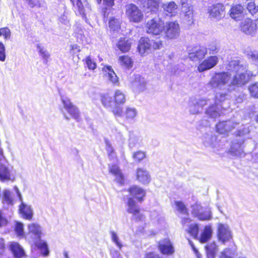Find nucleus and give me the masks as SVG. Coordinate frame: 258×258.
Here are the masks:
<instances>
[{
	"label": "nucleus",
	"instance_id": "1",
	"mask_svg": "<svg viewBox=\"0 0 258 258\" xmlns=\"http://www.w3.org/2000/svg\"><path fill=\"white\" fill-rule=\"evenodd\" d=\"M227 71L231 72L230 88L231 90L235 87H242L250 80L252 73L247 70V66L241 62L238 59L230 61L226 65Z\"/></svg>",
	"mask_w": 258,
	"mask_h": 258
},
{
	"label": "nucleus",
	"instance_id": "2",
	"mask_svg": "<svg viewBox=\"0 0 258 258\" xmlns=\"http://www.w3.org/2000/svg\"><path fill=\"white\" fill-rule=\"evenodd\" d=\"M230 74L229 72L216 73L211 77L208 86L213 89L219 90L225 89L230 91Z\"/></svg>",
	"mask_w": 258,
	"mask_h": 258
},
{
	"label": "nucleus",
	"instance_id": "3",
	"mask_svg": "<svg viewBox=\"0 0 258 258\" xmlns=\"http://www.w3.org/2000/svg\"><path fill=\"white\" fill-rule=\"evenodd\" d=\"M227 94L226 92L218 91L216 93L214 100H211V103L214 102V105H212L206 110V114L211 119H215L219 117L223 112L221 110L220 103L226 99ZM210 104V103H209Z\"/></svg>",
	"mask_w": 258,
	"mask_h": 258
},
{
	"label": "nucleus",
	"instance_id": "4",
	"mask_svg": "<svg viewBox=\"0 0 258 258\" xmlns=\"http://www.w3.org/2000/svg\"><path fill=\"white\" fill-rule=\"evenodd\" d=\"M249 132L248 127L244 126L242 130L240 129L237 134V137L233 141L230 148L231 153L238 157H242L244 153L243 152V143L244 140L242 136L247 135Z\"/></svg>",
	"mask_w": 258,
	"mask_h": 258
},
{
	"label": "nucleus",
	"instance_id": "5",
	"mask_svg": "<svg viewBox=\"0 0 258 258\" xmlns=\"http://www.w3.org/2000/svg\"><path fill=\"white\" fill-rule=\"evenodd\" d=\"M125 15L130 22L139 23L144 18L142 11L136 5L129 4L125 7Z\"/></svg>",
	"mask_w": 258,
	"mask_h": 258
},
{
	"label": "nucleus",
	"instance_id": "6",
	"mask_svg": "<svg viewBox=\"0 0 258 258\" xmlns=\"http://www.w3.org/2000/svg\"><path fill=\"white\" fill-rule=\"evenodd\" d=\"M164 28L165 24L159 18H154L148 20L146 25L147 32L154 35L162 34Z\"/></svg>",
	"mask_w": 258,
	"mask_h": 258
},
{
	"label": "nucleus",
	"instance_id": "7",
	"mask_svg": "<svg viewBox=\"0 0 258 258\" xmlns=\"http://www.w3.org/2000/svg\"><path fill=\"white\" fill-rule=\"evenodd\" d=\"M162 45V42L160 40L155 41L148 38H142L139 41L138 50L141 55H144L152 50L160 49Z\"/></svg>",
	"mask_w": 258,
	"mask_h": 258
},
{
	"label": "nucleus",
	"instance_id": "8",
	"mask_svg": "<svg viewBox=\"0 0 258 258\" xmlns=\"http://www.w3.org/2000/svg\"><path fill=\"white\" fill-rule=\"evenodd\" d=\"M114 107L112 108V113L115 116L121 117L123 115L122 108L120 106L126 102V95L121 90L116 89L113 94Z\"/></svg>",
	"mask_w": 258,
	"mask_h": 258
},
{
	"label": "nucleus",
	"instance_id": "9",
	"mask_svg": "<svg viewBox=\"0 0 258 258\" xmlns=\"http://www.w3.org/2000/svg\"><path fill=\"white\" fill-rule=\"evenodd\" d=\"M165 37L169 39H177L180 35V28L177 21L166 22L164 30Z\"/></svg>",
	"mask_w": 258,
	"mask_h": 258
},
{
	"label": "nucleus",
	"instance_id": "10",
	"mask_svg": "<svg viewBox=\"0 0 258 258\" xmlns=\"http://www.w3.org/2000/svg\"><path fill=\"white\" fill-rule=\"evenodd\" d=\"M217 236L219 241L223 244L230 241L233 239L232 232L227 224L219 223L217 227Z\"/></svg>",
	"mask_w": 258,
	"mask_h": 258
},
{
	"label": "nucleus",
	"instance_id": "11",
	"mask_svg": "<svg viewBox=\"0 0 258 258\" xmlns=\"http://www.w3.org/2000/svg\"><path fill=\"white\" fill-rule=\"evenodd\" d=\"M15 191L19 198L21 204L19 206V211L23 217L28 220L32 219L33 216V211L30 206H28L23 202V198L17 186L14 187Z\"/></svg>",
	"mask_w": 258,
	"mask_h": 258
},
{
	"label": "nucleus",
	"instance_id": "12",
	"mask_svg": "<svg viewBox=\"0 0 258 258\" xmlns=\"http://www.w3.org/2000/svg\"><path fill=\"white\" fill-rule=\"evenodd\" d=\"M240 29L245 34L253 36L256 34L257 25L255 21L247 18L241 22Z\"/></svg>",
	"mask_w": 258,
	"mask_h": 258
},
{
	"label": "nucleus",
	"instance_id": "13",
	"mask_svg": "<svg viewBox=\"0 0 258 258\" xmlns=\"http://www.w3.org/2000/svg\"><path fill=\"white\" fill-rule=\"evenodd\" d=\"M127 211L133 215V218L136 220H142L144 215L140 212L139 206L136 204L134 200L130 198L127 203Z\"/></svg>",
	"mask_w": 258,
	"mask_h": 258
},
{
	"label": "nucleus",
	"instance_id": "14",
	"mask_svg": "<svg viewBox=\"0 0 258 258\" xmlns=\"http://www.w3.org/2000/svg\"><path fill=\"white\" fill-rule=\"evenodd\" d=\"M182 5L181 13L185 23L190 24L194 21V11L192 6L185 4L183 0H181Z\"/></svg>",
	"mask_w": 258,
	"mask_h": 258
},
{
	"label": "nucleus",
	"instance_id": "15",
	"mask_svg": "<svg viewBox=\"0 0 258 258\" xmlns=\"http://www.w3.org/2000/svg\"><path fill=\"white\" fill-rule=\"evenodd\" d=\"M209 16L217 20L223 18L225 16L224 7L221 4H217L208 8Z\"/></svg>",
	"mask_w": 258,
	"mask_h": 258
},
{
	"label": "nucleus",
	"instance_id": "16",
	"mask_svg": "<svg viewBox=\"0 0 258 258\" xmlns=\"http://www.w3.org/2000/svg\"><path fill=\"white\" fill-rule=\"evenodd\" d=\"M192 213L200 220H208L211 218L210 211H203L202 207L199 204H196L192 206Z\"/></svg>",
	"mask_w": 258,
	"mask_h": 258
},
{
	"label": "nucleus",
	"instance_id": "17",
	"mask_svg": "<svg viewBox=\"0 0 258 258\" xmlns=\"http://www.w3.org/2000/svg\"><path fill=\"white\" fill-rule=\"evenodd\" d=\"M28 232L26 235V238H31L33 241L40 239L42 231L41 227L36 223H31L28 225Z\"/></svg>",
	"mask_w": 258,
	"mask_h": 258
},
{
	"label": "nucleus",
	"instance_id": "18",
	"mask_svg": "<svg viewBox=\"0 0 258 258\" xmlns=\"http://www.w3.org/2000/svg\"><path fill=\"white\" fill-rule=\"evenodd\" d=\"M238 123L233 120L223 121L219 122L216 125L217 131L220 134H225L235 128Z\"/></svg>",
	"mask_w": 258,
	"mask_h": 258
},
{
	"label": "nucleus",
	"instance_id": "19",
	"mask_svg": "<svg viewBox=\"0 0 258 258\" xmlns=\"http://www.w3.org/2000/svg\"><path fill=\"white\" fill-rule=\"evenodd\" d=\"M219 58L216 56H211L203 61L198 66L200 72H203L214 67L218 63Z\"/></svg>",
	"mask_w": 258,
	"mask_h": 258
},
{
	"label": "nucleus",
	"instance_id": "20",
	"mask_svg": "<svg viewBox=\"0 0 258 258\" xmlns=\"http://www.w3.org/2000/svg\"><path fill=\"white\" fill-rule=\"evenodd\" d=\"M102 71L105 79L108 82L114 85H118V78L111 66H104L102 69Z\"/></svg>",
	"mask_w": 258,
	"mask_h": 258
},
{
	"label": "nucleus",
	"instance_id": "21",
	"mask_svg": "<svg viewBox=\"0 0 258 258\" xmlns=\"http://www.w3.org/2000/svg\"><path fill=\"white\" fill-rule=\"evenodd\" d=\"M76 8H77L79 13L84 19L86 20L87 15L91 10V7L87 0H77Z\"/></svg>",
	"mask_w": 258,
	"mask_h": 258
},
{
	"label": "nucleus",
	"instance_id": "22",
	"mask_svg": "<svg viewBox=\"0 0 258 258\" xmlns=\"http://www.w3.org/2000/svg\"><path fill=\"white\" fill-rule=\"evenodd\" d=\"M210 99H201L196 101L189 106V111L192 114H197L201 112L204 106L208 103H211Z\"/></svg>",
	"mask_w": 258,
	"mask_h": 258
},
{
	"label": "nucleus",
	"instance_id": "23",
	"mask_svg": "<svg viewBox=\"0 0 258 258\" xmlns=\"http://www.w3.org/2000/svg\"><path fill=\"white\" fill-rule=\"evenodd\" d=\"M158 246L160 251L164 254H172L174 252V249L172 243L168 239H165L159 242Z\"/></svg>",
	"mask_w": 258,
	"mask_h": 258
},
{
	"label": "nucleus",
	"instance_id": "24",
	"mask_svg": "<svg viewBox=\"0 0 258 258\" xmlns=\"http://www.w3.org/2000/svg\"><path fill=\"white\" fill-rule=\"evenodd\" d=\"M207 52V49L204 47H195L192 52L189 53V58L192 61H198L203 59Z\"/></svg>",
	"mask_w": 258,
	"mask_h": 258
},
{
	"label": "nucleus",
	"instance_id": "25",
	"mask_svg": "<svg viewBox=\"0 0 258 258\" xmlns=\"http://www.w3.org/2000/svg\"><path fill=\"white\" fill-rule=\"evenodd\" d=\"M137 180L143 184L146 185L151 181V176L148 171L143 168H139L136 172Z\"/></svg>",
	"mask_w": 258,
	"mask_h": 258
},
{
	"label": "nucleus",
	"instance_id": "26",
	"mask_svg": "<svg viewBox=\"0 0 258 258\" xmlns=\"http://www.w3.org/2000/svg\"><path fill=\"white\" fill-rule=\"evenodd\" d=\"M162 7L166 14L170 16H174L177 13L178 6L174 2L164 3Z\"/></svg>",
	"mask_w": 258,
	"mask_h": 258
},
{
	"label": "nucleus",
	"instance_id": "27",
	"mask_svg": "<svg viewBox=\"0 0 258 258\" xmlns=\"http://www.w3.org/2000/svg\"><path fill=\"white\" fill-rule=\"evenodd\" d=\"M243 10V7L241 5H234L229 11L230 17L236 21L239 20L242 18Z\"/></svg>",
	"mask_w": 258,
	"mask_h": 258
},
{
	"label": "nucleus",
	"instance_id": "28",
	"mask_svg": "<svg viewBox=\"0 0 258 258\" xmlns=\"http://www.w3.org/2000/svg\"><path fill=\"white\" fill-rule=\"evenodd\" d=\"M10 248L14 256L16 258H21L25 255L23 247L16 242H11Z\"/></svg>",
	"mask_w": 258,
	"mask_h": 258
},
{
	"label": "nucleus",
	"instance_id": "29",
	"mask_svg": "<svg viewBox=\"0 0 258 258\" xmlns=\"http://www.w3.org/2000/svg\"><path fill=\"white\" fill-rule=\"evenodd\" d=\"M237 254V247L233 243L230 247L225 248L220 254V258H234Z\"/></svg>",
	"mask_w": 258,
	"mask_h": 258
},
{
	"label": "nucleus",
	"instance_id": "30",
	"mask_svg": "<svg viewBox=\"0 0 258 258\" xmlns=\"http://www.w3.org/2000/svg\"><path fill=\"white\" fill-rule=\"evenodd\" d=\"M132 41L126 38H120L116 44L117 48L122 52L129 51L131 48Z\"/></svg>",
	"mask_w": 258,
	"mask_h": 258
},
{
	"label": "nucleus",
	"instance_id": "31",
	"mask_svg": "<svg viewBox=\"0 0 258 258\" xmlns=\"http://www.w3.org/2000/svg\"><path fill=\"white\" fill-rule=\"evenodd\" d=\"M202 140L203 144L206 147L215 148L217 144V137L213 135L212 133L206 134L203 136Z\"/></svg>",
	"mask_w": 258,
	"mask_h": 258
},
{
	"label": "nucleus",
	"instance_id": "32",
	"mask_svg": "<svg viewBox=\"0 0 258 258\" xmlns=\"http://www.w3.org/2000/svg\"><path fill=\"white\" fill-rule=\"evenodd\" d=\"M130 194L135 197L139 201H142L143 198L146 195V191L138 186L131 187L128 190Z\"/></svg>",
	"mask_w": 258,
	"mask_h": 258
},
{
	"label": "nucleus",
	"instance_id": "33",
	"mask_svg": "<svg viewBox=\"0 0 258 258\" xmlns=\"http://www.w3.org/2000/svg\"><path fill=\"white\" fill-rule=\"evenodd\" d=\"M212 233L211 226L210 225L206 226L198 239L201 243L207 242L211 238Z\"/></svg>",
	"mask_w": 258,
	"mask_h": 258
},
{
	"label": "nucleus",
	"instance_id": "34",
	"mask_svg": "<svg viewBox=\"0 0 258 258\" xmlns=\"http://www.w3.org/2000/svg\"><path fill=\"white\" fill-rule=\"evenodd\" d=\"M2 203L4 206H9L14 204V199L12 196V193L9 189H6L3 190Z\"/></svg>",
	"mask_w": 258,
	"mask_h": 258
},
{
	"label": "nucleus",
	"instance_id": "35",
	"mask_svg": "<svg viewBox=\"0 0 258 258\" xmlns=\"http://www.w3.org/2000/svg\"><path fill=\"white\" fill-rule=\"evenodd\" d=\"M35 246L40 251L41 253L43 256H47L49 254V251L48 249L47 243L40 239L34 242Z\"/></svg>",
	"mask_w": 258,
	"mask_h": 258
},
{
	"label": "nucleus",
	"instance_id": "36",
	"mask_svg": "<svg viewBox=\"0 0 258 258\" xmlns=\"http://www.w3.org/2000/svg\"><path fill=\"white\" fill-rule=\"evenodd\" d=\"M118 63L119 64L125 69H130L133 66V60L132 58L128 55H121L118 57Z\"/></svg>",
	"mask_w": 258,
	"mask_h": 258
},
{
	"label": "nucleus",
	"instance_id": "37",
	"mask_svg": "<svg viewBox=\"0 0 258 258\" xmlns=\"http://www.w3.org/2000/svg\"><path fill=\"white\" fill-rule=\"evenodd\" d=\"M100 99L102 105L106 108H110L112 111V108L114 107V103L112 98L108 94H104L101 95Z\"/></svg>",
	"mask_w": 258,
	"mask_h": 258
},
{
	"label": "nucleus",
	"instance_id": "38",
	"mask_svg": "<svg viewBox=\"0 0 258 258\" xmlns=\"http://www.w3.org/2000/svg\"><path fill=\"white\" fill-rule=\"evenodd\" d=\"M132 86L136 91H143L145 87V80L139 75L136 76L135 81L132 83Z\"/></svg>",
	"mask_w": 258,
	"mask_h": 258
},
{
	"label": "nucleus",
	"instance_id": "39",
	"mask_svg": "<svg viewBox=\"0 0 258 258\" xmlns=\"http://www.w3.org/2000/svg\"><path fill=\"white\" fill-rule=\"evenodd\" d=\"M205 248L208 258H214L218 248L215 242L213 241L208 243Z\"/></svg>",
	"mask_w": 258,
	"mask_h": 258
},
{
	"label": "nucleus",
	"instance_id": "40",
	"mask_svg": "<svg viewBox=\"0 0 258 258\" xmlns=\"http://www.w3.org/2000/svg\"><path fill=\"white\" fill-rule=\"evenodd\" d=\"M121 23V20L119 17L111 18L109 21L110 30L113 32H118L120 28Z\"/></svg>",
	"mask_w": 258,
	"mask_h": 258
},
{
	"label": "nucleus",
	"instance_id": "41",
	"mask_svg": "<svg viewBox=\"0 0 258 258\" xmlns=\"http://www.w3.org/2000/svg\"><path fill=\"white\" fill-rule=\"evenodd\" d=\"M110 172L115 176V180L118 183L121 184L123 183L124 178L117 165H112L110 168Z\"/></svg>",
	"mask_w": 258,
	"mask_h": 258
},
{
	"label": "nucleus",
	"instance_id": "42",
	"mask_svg": "<svg viewBox=\"0 0 258 258\" xmlns=\"http://www.w3.org/2000/svg\"><path fill=\"white\" fill-rule=\"evenodd\" d=\"M123 114L127 120H133L137 115L138 111L135 107L127 106L125 108Z\"/></svg>",
	"mask_w": 258,
	"mask_h": 258
},
{
	"label": "nucleus",
	"instance_id": "43",
	"mask_svg": "<svg viewBox=\"0 0 258 258\" xmlns=\"http://www.w3.org/2000/svg\"><path fill=\"white\" fill-rule=\"evenodd\" d=\"M141 140L139 137L133 134L130 135L128 146L131 149L134 147H139L141 145Z\"/></svg>",
	"mask_w": 258,
	"mask_h": 258
},
{
	"label": "nucleus",
	"instance_id": "44",
	"mask_svg": "<svg viewBox=\"0 0 258 258\" xmlns=\"http://www.w3.org/2000/svg\"><path fill=\"white\" fill-rule=\"evenodd\" d=\"M11 179L10 172L4 164L0 165V180L4 181Z\"/></svg>",
	"mask_w": 258,
	"mask_h": 258
},
{
	"label": "nucleus",
	"instance_id": "45",
	"mask_svg": "<svg viewBox=\"0 0 258 258\" xmlns=\"http://www.w3.org/2000/svg\"><path fill=\"white\" fill-rule=\"evenodd\" d=\"M160 0H147V7L151 12H156L159 7Z\"/></svg>",
	"mask_w": 258,
	"mask_h": 258
},
{
	"label": "nucleus",
	"instance_id": "46",
	"mask_svg": "<svg viewBox=\"0 0 258 258\" xmlns=\"http://www.w3.org/2000/svg\"><path fill=\"white\" fill-rule=\"evenodd\" d=\"M15 231L18 237H23L25 234L23 223L16 222L15 226Z\"/></svg>",
	"mask_w": 258,
	"mask_h": 258
},
{
	"label": "nucleus",
	"instance_id": "47",
	"mask_svg": "<svg viewBox=\"0 0 258 258\" xmlns=\"http://www.w3.org/2000/svg\"><path fill=\"white\" fill-rule=\"evenodd\" d=\"M175 205L176 210L181 214L184 215L187 214V209L183 202L181 201H175Z\"/></svg>",
	"mask_w": 258,
	"mask_h": 258
},
{
	"label": "nucleus",
	"instance_id": "48",
	"mask_svg": "<svg viewBox=\"0 0 258 258\" xmlns=\"http://www.w3.org/2000/svg\"><path fill=\"white\" fill-rule=\"evenodd\" d=\"M250 95L254 98H258V82L251 84L248 87Z\"/></svg>",
	"mask_w": 258,
	"mask_h": 258
},
{
	"label": "nucleus",
	"instance_id": "49",
	"mask_svg": "<svg viewBox=\"0 0 258 258\" xmlns=\"http://www.w3.org/2000/svg\"><path fill=\"white\" fill-rule=\"evenodd\" d=\"M246 8L251 15H254L258 12V6H256L253 1L248 2L246 4Z\"/></svg>",
	"mask_w": 258,
	"mask_h": 258
},
{
	"label": "nucleus",
	"instance_id": "50",
	"mask_svg": "<svg viewBox=\"0 0 258 258\" xmlns=\"http://www.w3.org/2000/svg\"><path fill=\"white\" fill-rule=\"evenodd\" d=\"M188 231L194 238L197 239L199 232L198 225L197 224H191Z\"/></svg>",
	"mask_w": 258,
	"mask_h": 258
},
{
	"label": "nucleus",
	"instance_id": "51",
	"mask_svg": "<svg viewBox=\"0 0 258 258\" xmlns=\"http://www.w3.org/2000/svg\"><path fill=\"white\" fill-rule=\"evenodd\" d=\"M85 63L89 70H94L96 68L97 64L95 61L92 59L90 56L85 58Z\"/></svg>",
	"mask_w": 258,
	"mask_h": 258
},
{
	"label": "nucleus",
	"instance_id": "52",
	"mask_svg": "<svg viewBox=\"0 0 258 258\" xmlns=\"http://www.w3.org/2000/svg\"><path fill=\"white\" fill-rule=\"evenodd\" d=\"M67 111L73 118L76 119H78L79 118V111L78 109L75 106L73 105L71 108H69Z\"/></svg>",
	"mask_w": 258,
	"mask_h": 258
},
{
	"label": "nucleus",
	"instance_id": "53",
	"mask_svg": "<svg viewBox=\"0 0 258 258\" xmlns=\"http://www.w3.org/2000/svg\"><path fill=\"white\" fill-rule=\"evenodd\" d=\"M111 236L112 241L120 249L122 247V245L117 234L115 232L112 231L111 232Z\"/></svg>",
	"mask_w": 258,
	"mask_h": 258
},
{
	"label": "nucleus",
	"instance_id": "54",
	"mask_svg": "<svg viewBox=\"0 0 258 258\" xmlns=\"http://www.w3.org/2000/svg\"><path fill=\"white\" fill-rule=\"evenodd\" d=\"M0 36L4 37L5 39H8L10 38L11 31L8 27L0 28Z\"/></svg>",
	"mask_w": 258,
	"mask_h": 258
},
{
	"label": "nucleus",
	"instance_id": "55",
	"mask_svg": "<svg viewBox=\"0 0 258 258\" xmlns=\"http://www.w3.org/2000/svg\"><path fill=\"white\" fill-rule=\"evenodd\" d=\"M61 101L63 103L64 108L67 110V111L69 109V108H71L74 105L71 103L70 99L66 96H62Z\"/></svg>",
	"mask_w": 258,
	"mask_h": 258
},
{
	"label": "nucleus",
	"instance_id": "56",
	"mask_svg": "<svg viewBox=\"0 0 258 258\" xmlns=\"http://www.w3.org/2000/svg\"><path fill=\"white\" fill-rule=\"evenodd\" d=\"M6 58V48L4 44L0 41V61H5Z\"/></svg>",
	"mask_w": 258,
	"mask_h": 258
},
{
	"label": "nucleus",
	"instance_id": "57",
	"mask_svg": "<svg viewBox=\"0 0 258 258\" xmlns=\"http://www.w3.org/2000/svg\"><path fill=\"white\" fill-rule=\"evenodd\" d=\"M106 149L108 154V156L113 158L115 157L114 149L108 141H106Z\"/></svg>",
	"mask_w": 258,
	"mask_h": 258
},
{
	"label": "nucleus",
	"instance_id": "58",
	"mask_svg": "<svg viewBox=\"0 0 258 258\" xmlns=\"http://www.w3.org/2000/svg\"><path fill=\"white\" fill-rule=\"evenodd\" d=\"M145 157V153L142 151H138L133 155L134 159L137 161L140 162Z\"/></svg>",
	"mask_w": 258,
	"mask_h": 258
},
{
	"label": "nucleus",
	"instance_id": "59",
	"mask_svg": "<svg viewBox=\"0 0 258 258\" xmlns=\"http://www.w3.org/2000/svg\"><path fill=\"white\" fill-rule=\"evenodd\" d=\"M248 58L255 64H258V52L256 51H252L248 54Z\"/></svg>",
	"mask_w": 258,
	"mask_h": 258
},
{
	"label": "nucleus",
	"instance_id": "60",
	"mask_svg": "<svg viewBox=\"0 0 258 258\" xmlns=\"http://www.w3.org/2000/svg\"><path fill=\"white\" fill-rule=\"evenodd\" d=\"M59 22L62 24L65 25H69L70 24V21L68 18V17L66 13H63L60 17L59 18Z\"/></svg>",
	"mask_w": 258,
	"mask_h": 258
},
{
	"label": "nucleus",
	"instance_id": "61",
	"mask_svg": "<svg viewBox=\"0 0 258 258\" xmlns=\"http://www.w3.org/2000/svg\"><path fill=\"white\" fill-rule=\"evenodd\" d=\"M208 49L210 50L211 53L215 54L218 52L219 47L217 44L215 43H212L209 45Z\"/></svg>",
	"mask_w": 258,
	"mask_h": 258
},
{
	"label": "nucleus",
	"instance_id": "62",
	"mask_svg": "<svg viewBox=\"0 0 258 258\" xmlns=\"http://www.w3.org/2000/svg\"><path fill=\"white\" fill-rule=\"evenodd\" d=\"M8 221L7 219L4 216L2 211L0 210V227H3L6 225Z\"/></svg>",
	"mask_w": 258,
	"mask_h": 258
},
{
	"label": "nucleus",
	"instance_id": "63",
	"mask_svg": "<svg viewBox=\"0 0 258 258\" xmlns=\"http://www.w3.org/2000/svg\"><path fill=\"white\" fill-rule=\"evenodd\" d=\"M151 217L153 220H157L158 221H159L160 219L161 218V215L156 211H153L151 213Z\"/></svg>",
	"mask_w": 258,
	"mask_h": 258
},
{
	"label": "nucleus",
	"instance_id": "64",
	"mask_svg": "<svg viewBox=\"0 0 258 258\" xmlns=\"http://www.w3.org/2000/svg\"><path fill=\"white\" fill-rule=\"evenodd\" d=\"M110 253L112 258H122L120 253L116 250H112Z\"/></svg>",
	"mask_w": 258,
	"mask_h": 258
}]
</instances>
